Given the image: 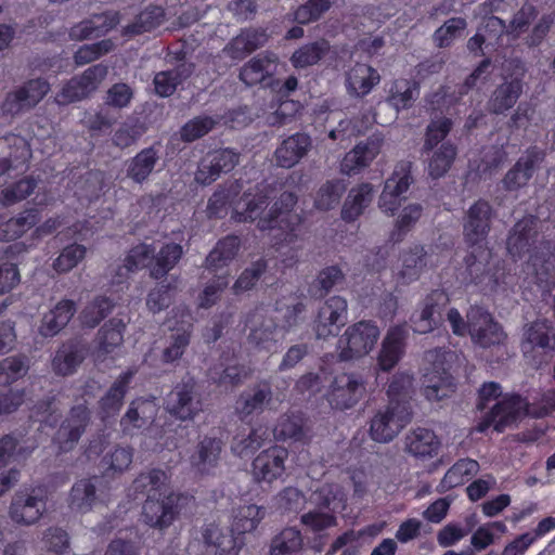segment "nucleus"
<instances>
[{"instance_id":"f257e3e1","label":"nucleus","mask_w":555,"mask_h":555,"mask_svg":"<svg viewBox=\"0 0 555 555\" xmlns=\"http://www.w3.org/2000/svg\"><path fill=\"white\" fill-rule=\"evenodd\" d=\"M494 217V208L483 198L474 202L463 217V238L470 249L464 258V281L485 295L495 293L501 285L507 284L503 269L499 266L490 268L488 262L491 253L487 247V238Z\"/></svg>"},{"instance_id":"f03ea898","label":"nucleus","mask_w":555,"mask_h":555,"mask_svg":"<svg viewBox=\"0 0 555 555\" xmlns=\"http://www.w3.org/2000/svg\"><path fill=\"white\" fill-rule=\"evenodd\" d=\"M506 248L514 260L529 254L526 280L542 294L551 293L555 285V243L540 240L538 217L528 215L519 219L508 232Z\"/></svg>"},{"instance_id":"7ed1b4c3","label":"nucleus","mask_w":555,"mask_h":555,"mask_svg":"<svg viewBox=\"0 0 555 555\" xmlns=\"http://www.w3.org/2000/svg\"><path fill=\"white\" fill-rule=\"evenodd\" d=\"M168 476L159 468L141 473L131 483L129 495H145L142 506V520L151 528L160 531L168 529L181 512V495L175 492L166 493Z\"/></svg>"},{"instance_id":"20e7f679","label":"nucleus","mask_w":555,"mask_h":555,"mask_svg":"<svg viewBox=\"0 0 555 555\" xmlns=\"http://www.w3.org/2000/svg\"><path fill=\"white\" fill-rule=\"evenodd\" d=\"M298 197L294 192H283L271 206L268 217L259 219L257 228L269 231L272 247L280 250L297 242L302 233L304 217L294 210Z\"/></svg>"},{"instance_id":"39448f33","label":"nucleus","mask_w":555,"mask_h":555,"mask_svg":"<svg viewBox=\"0 0 555 555\" xmlns=\"http://www.w3.org/2000/svg\"><path fill=\"white\" fill-rule=\"evenodd\" d=\"M447 318L454 335L465 336L468 333L472 339L483 348L501 345L506 339L503 327L485 307L472 306L467 312V321L456 308H451Z\"/></svg>"},{"instance_id":"423d86ee","label":"nucleus","mask_w":555,"mask_h":555,"mask_svg":"<svg viewBox=\"0 0 555 555\" xmlns=\"http://www.w3.org/2000/svg\"><path fill=\"white\" fill-rule=\"evenodd\" d=\"M378 337L379 328L373 321H359L348 326L337 341L338 358L349 361L366 356Z\"/></svg>"},{"instance_id":"0eeeda50","label":"nucleus","mask_w":555,"mask_h":555,"mask_svg":"<svg viewBox=\"0 0 555 555\" xmlns=\"http://www.w3.org/2000/svg\"><path fill=\"white\" fill-rule=\"evenodd\" d=\"M412 410L404 404L388 403L377 410L370 422V436L376 442H389L411 422Z\"/></svg>"},{"instance_id":"6e6552de","label":"nucleus","mask_w":555,"mask_h":555,"mask_svg":"<svg viewBox=\"0 0 555 555\" xmlns=\"http://www.w3.org/2000/svg\"><path fill=\"white\" fill-rule=\"evenodd\" d=\"M197 383L194 377L182 378L167 395L166 410L181 421L193 420L202 410V402L197 395Z\"/></svg>"},{"instance_id":"1a4fd4ad","label":"nucleus","mask_w":555,"mask_h":555,"mask_svg":"<svg viewBox=\"0 0 555 555\" xmlns=\"http://www.w3.org/2000/svg\"><path fill=\"white\" fill-rule=\"evenodd\" d=\"M521 350L525 357H532L538 364L555 352V328L548 320L532 322L524 333Z\"/></svg>"},{"instance_id":"9d476101","label":"nucleus","mask_w":555,"mask_h":555,"mask_svg":"<svg viewBox=\"0 0 555 555\" xmlns=\"http://www.w3.org/2000/svg\"><path fill=\"white\" fill-rule=\"evenodd\" d=\"M365 382L359 373H341L334 377L327 401L333 409L345 411L353 408L365 393Z\"/></svg>"},{"instance_id":"9b49d317","label":"nucleus","mask_w":555,"mask_h":555,"mask_svg":"<svg viewBox=\"0 0 555 555\" xmlns=\"http://www.w3.org/2000/svg\"><path fill=\"white\" fill-rule=\"evenodd\" d=\"M50 89L51 86L46 78L29 79L5 95L1 109L5 115L15 116L24 109L35 107L49 93Z\"/></svg>"},{"instance_id":"f8f14e48","label":"nucleus","mask_w":555,"mask_h":555,"mask_svg":"<svg viewBox=\"0 0 555 555\" xmlns=\"http://www.w3.org/2000/svg\"><path fill=\"white\" fill-rule=\"evenodd\" d=\"M47 495L40 488L18 491L12 499L9 515L13 522L24 526L36 524L46 512Z\"/></svg>"},{"instance_id":"ddd939ff","label":"nucleus","mask_w":555,"mask_h":555,"mask_svg":"<svg viewBox=\"0 0 555 555\" xmlns=\"http://www.w3.org/2000/svg\"><path fill=\"white\" fill-rule=\"evenodd\" d=\"M240 153L231 147L209 151L197 165L195 180L202 185H209L219 179L221 173L232 171L238 164Z\"/></svg>"},{"instance_id":"4468645a","label":"nucleus","mask_w":555,"mask_h":555,"mask_svg":"<svg viewBox=\"0 0 555 555\" xmlns=\"http://www.w3.org/2000/svg\"><path fill=\"white\" fill-rule=\"evenodd\" d=\"M412 182V163L405 160L398 163L392 175L385 182L378 201L379 208L386 214L393 215L399 209L402 196Z\"/></svg>"},{"instance_id":"2eb2a0df","label":"nucleus","mask_w":555,"mask_h":555,"mask_svg":"<svg viewBox=\"0 0 555 555\" xmlns=\"http://www.w3.org/2000/svg\"><path fill=\"white\" fill-rule=\"evenodd\" d=\"M90 420L91 412L85 403L70 408L53 438V442L57 444L60 452L65 453L75 448L86 431Z\"/></svg>"},{"instance_id":"dca6fc26","label":"nucleus","mask_w":555,"mask_h":555,"mask_svg":"<svg viewBox=\"0 0 555 555\" xmlns=\"http://www.w3.org/2000/svg\"><path fill=\"white\" fill-rule=\"evenodd\" d=\"M348 317L347 300L341 296H332L319 308L313 321V330L318 338L336 336L345 326Z\"/></svg>"},{"instance_id":"f3484780","label":"nucleus","mask_w":555,"mask_h":555,"mask_svg":"<svg viewBox=\"0 0 555 555\" xmlns=\"http://www.w3.org/2000/svg\"><path fill=\"white\" fill-rule=\"evenodd\" d=\"M544 158L545 152L543 150L535 145L528 147L525 154L505 173L502 179V188L505 191L512 192L526 186Z\"/></svg>"},{"instance_id":"a211bd4d","label":"nucleus","mask_w":555,"mask_h":555,"mask_svg":"<svg viewBox=\"0 0 555 555\" xmlns=\"http://www.w3.org/2000/svg\"><path fill=\"white\" fill-rule=\"evenodd\" d=\"M288 455V450L281 446H272L262 450L251 463L254 478L258 482L268 483L282 478Z\"/></svg>"},{"instance_id":"6ab92c4d","label":"nucleus","mask_w":555,"mask_h":555,"mask_svg":"<svg viewBox=\"0 0 555 555\" xmlns=\"http://www.w3.org/2000/svg\"><path fill=\"white\" fill-rule=\"evenodd\" d=\"M162 143L154 142L152 145L140 150L133 157L126 160V176L137 184H144L155 171L160 160Z\"/></svg>"},{"instance_id":"aec40b11","label":"nucleus","mask_w":555,"mask_h":555,"mask_svg":"<svg viewBox=\"0 0 555 555\" xmlns=\"http://www.w3.org/2000/svg\"><path fill=\"white\" fill-rule=\"evenodd\" d=\"M133 376L134 372L131 370L122 372L104 396L100 398L98 401V414L103 422L115 417L119 413Z\"/></svg>"},{"instance_id":"412c9836","label":"nucleus","mask_w":555,"mask_h":555,"mask_svg":"<svg viewBox=\"0 0 555 555\" xmlns=\"http://www.w3.org/2000/svg\"><path fill=\"white\" fill-rule=\"evenodd\" d=\"M272 388L269 382L262 380L244 390L236 400L235 411L240 420L247 422L254 414L263 412L272 400Z\"/></svg>"},{"instance_id":"4be33fe9","label":"nucleus","mask_w":555,"mask_h":555,"mask_svg":"<svg viewBox=\"0 0 555 555\" xmlns=\"http://www.w3.org/2000/svg\"><path fill=\"white\" fill-rule=\"evenodd\" d=\"M222 449V439L205 436L198 441L195 450L190 455L191 467L201 475L212 474L219 464Z\"/></svg>"},{"instance_id":"5701e85b","label":"nucleus","mask_w":555,"mask_h":555,"mask_svg":"<svg viewBox=\"0 0 555 555\" xmlns=\"http://www.w3.org/2000/svg\"><path fill=\"white\" fill-rule=\"evenodd\" d=\"M382 147V140L377 138H367L359 142L351 151L346 153L341 163L340 170L347 176L360 172L376 158Z\"/></svg>"},{"instance_id":"b1692460","label":"nucleus","mask_w":555,"mask_h":555,"mask_svg":"<svg viewBox=\"0 0 555 555\" xmlns=\"http://www.w3.org/2000/svg\"><path fill=\"white\" fill-rule=\"evenodd\" d=\"M382 147V140L377 138H367L359 142L351 151L346 153L341 163L340 170L347 176L360 172L376 158Z\"/></svg>"},{"instance_id":"393cba45","label":"nucleus","mask_w":555,"mask_h":555,"mask_svg":"<svg viewBox=\"0 0 555 555\" xmlns=\"http://www.w3.org/2000/svg\"><path fill=\"white\" fill-rule=\"evenodd\" d=\"M272 433L278 441L308 444L311 440V430L307 425L306 417L300 412L281 415Z\"/></svg>"},{"instance_id":"a878e982","label":"nucleus","mask_w":555,"mask_h":555,"mask_svg":"<svg viewBox=\"0 0 555 555\" xmlns=\"http://www.w3.org/2000/svg\"><path fill=\"white\" fill-rule=\"evenodd\" d=\"M278 57L273 53H260L245 63L238 74V78L248 87L271 81L276 69Z\"/></svg>"},{"instance_id":"bb28decb","label":"nucleus","mask_w":555,"mask_h":555,"mask_svg":"<svg viewBox=\"0 0 555 555\" xmlns=\"http://www.w3.org/2000/svg\"><path fill=\"white\" fill-rule=\"evenodd\" d=\"M103 477L92 476L77 480L69 491L68 506L78 513H88L98 502V491H101Z\"/></svg>"},{"instance_id":"cd10ccee","label":"nucleus","mask_w":555,"mask_h":555,"mask_svg":"<svg viewBox=\"0 0 555 555\" xmlns=\"http://www.w3.org/2000/svg\"><path fill=\"white\" fill-rule=\"evenodd\" d=\"M405 339L406 331L403 325L388 330L377 357V364L382 371L389 372L398 364L404 353Z\"/></svg>"},{"instance_id":"c85d7f7f","label":"nucleus","mask_w":555,"mask_h":555,"mask_svg":"<svg viewBox=\"0 0 555 555\" xmlns=\"http://www.w3.org/2000/svg\"><path fill=\"white\" fill-rule=\"evenodd\" d=\"M441 441L433 429L416 427L405 436V450L420 460H430L438 455Z\"/></svg>"},{"instance_id":"c756f323","label":"nucleus","mask_w":555,"mask_h":555,"mask_svg":"<svg viewBox=\"0 0 555 555\" xmlns=\"http://www.w3.org/2000/svg\"><path fill=\"white\" fill-rule=\"evenodd\" d=\"M312 144L309 134L296 132L284 139L274 152L278 166L292 168L306 156Z\"/></svg>"},{"instance_id":"7c9ffc66","label":"nucleus","mask_w":555,"mask_h":555,"mask_svg":"<svg viewBox=\"0 0 555 555\" xmlns=\"http://www.w3.org/2000/svg\"><path fill=\"white\" fill-rule=\"evenodd\" d=\"M447 294L441 289H434L422 301L421 312L417 315H412L411 322L413 331L418 334H427L437 326L435 313L438 312L440 306L448 302Z\"/></svg>"},{"instance_id":"2f4dec72","label":"nucleus","mask_w":555,"mask_h":555,"mask_svg":"<svg viewBox=\"0 0 555 555\" xmlns=\"http://www.w3.org/2000/svg\"><path fill=\"white\" fill-rule=\"evenodd\" d=\"M154 248L149 244H138L133 246L127 254L124 264L119 266L115 276L112 280L113 286H118L119 291L128 288L129 273L135 272L145 266V262L152 258Z\"/></svg>"},{"instance_id":"473e14b6","label":"nucleus","mask_w":555,"mask_h":555,"mask_svg":"<svg viewBox=\"0 0 555 555\" xmlns=\"http://www.w3.org/2000/svg\"><path fill=\"white\" fill-rule=\"evenodd\" d=\"M40 221V211L37 208L25 209L17 216L4 220L0 215V241L11 242L23 236Z\"/></svg>"},{"instance_id":"72a5a7b5","label":"nucleus","mask_w":555,"mask_h":555,"mask_svg":"<svg viewBox=\"0 0 555 555\" xmlns=\"http://www.w3.org/2000/svg\"><path fill=\"white\" fill-rule=\"evenodd\" d=\"M524 91V82L520 78H512L499 85L489 99L488 107L492 114L501 115L509 111Z\"/></svg>"},{"instance_id":"f704fd0d","label":"nucleus","mask_w":555,"mask_h":555,"mask_svg":"<svg viewBox=\"0 0 555 555\" xmlns=\"http://www.w3.org/2000/svg\"><path fill=\"white\" fill-rule=\"evenodd\" d=\"M75 312V301L72 299H62L53 309L43 314L39 333L43 337L55 336L68 324Z\"/></svg>"},{"instance_id":"c9c22d12","label":"nucleus","mask_w":555,"mask_h":555,"mask_svg":"<svg viewBox=\"0 0 555 555\" xmlns=\"http://www.w3.org/2000/svg\"><path fill=\"white\" fill-rule=\"evenodd\" d=\"M374 197V188L364 182L352 188L344 202L340 217L345 222L356 221L370 206Z\"/></svg>"},{"instance_id":"e433bc0d","label":"nucleus","mask_w":555,"mask_h":555,"mask_svg":"<svg viewBox=\"0 0 555 555\" xmlns=\"http://www.w3.org/2000/svg\"><path fill=\"white\" fill-rule=\"evenodd\" d=\"M240 247L241 238L237 235L229 234L220 238L205 259L206 269L217 272L219 269L228 267L236 257Z\"/></svg>"},{"instance_id":"4c0bfd02","label":"nucleus","mask_w":555,"mask_h":555,"mask_svg":"<svg viewBox=\"0 0 555 555\" xmlns=\"http://www.w3.org/2000/svg\"><path fill=\"white\" fill-rule=\"evenodd\" d=\"M192 330V323L171 328V333L166 339L167 345L160 356L164 364H172L182 358L191 343Z\"/></svg>"},{"instance_id":"58836bf2","label":"nucleus","mask_w":555,"mask_h":555,"mask_svg":"<svg viewBox=\"0 0 555 555\" xmlns=\"http://www.w3.org/2000/svg\"><path fill=\"white\" fill-rule=\"evenodd\" d=\"M420 94V86L416 81L400 78L391 82L386 101L397 112L412 107Z\"/></svg>"},{"instance_id":"ea45409f","label":"nucleus","mask_w":555,"mask_h":555,"mask_svg":"<svg viewBox=\"0 0 555 555\" xmlns=\"http://www.w3.org/2000/svg\"><path fill=\"white\" fill-rule=\"evenodd\" d=\"M166 18L165 9L160 5H149L134 20L125 26L124 35L134 37L150 33L159 27Z\"/></svg>"},{"instance_id":"a19ab883","label":"nucleus","mask_w":555,"mask_h":555,"mask_svg":"<svg viewBox=\"0 0 555 555\" xmlns=\"http://www.w3.org/2000/svg\"><path fill=\"white\" fill-rule=\"evenodd\" d=\"M379 81L378 72L366 64H357L347 76L349 91L360 98L367 95Z\"/></svg>"},{"instance_id":"79ce46f5","label":"nucleus","mask_w":555,"mask_h":555,"mask_svg":"<svg viewBox=\"0 0 555 555\" xmlns=\"http://www.w3.org/2000/svg\"><path fill=\"white\" fill-rule=\"evenodd\" d=\"M83 359V351L78 344H63L52 359V369L57 375H72L76 372Z\"/></svg>"},{"instance_id":"37998d69","label":"nucleus","mask_w":555,"mask_h":555,"mask_svg":"<svg viewBox=\"0 0 555 555\" xmlns=\"http://www.w3.org/2000/svg\"><path fill=\"white\" fill-rule=\"evenodd\" d=\"M330 50L331 44L326 39L308 42L293 52L291 63L295 68H307L323 60Z\"/></svg>"},{"instance_id":"c03bdc74","label":"nucleus","mask_w":555,"mask_h":555,"mask_svg":"<svg viewBox=\"0 0 555 555\" xmlns=\"http://www.w3.org/2000/svg\"><path fill=\"white\" fill-rule=\"evenodd\" d=\"M522 398L520 395H509L498 401L491 409L495 416V431L503 433L506 427L514 424L520 414Z\"/></svg>"},{"instance_id":"a18cd8bd","label":"nucleus","mask_w":555,"mask_h":555,"mask_svg":"<svg viewBox=\"0 0 555 555\" xmlns=\"http://www.w3.org/2000/svg\"><path fill=\"white\" fill-rule=\"evenodd\" d=\"M479 470L476 460L460 459L444 474L441 486L446 489H453L469 481Z\"/></svg>"},{"instance_id":"49530a36","label":"nucleus","mask_w":555,"mask_h":555,"mask_svg":"<svg viewBox=\"0 0 555 555\" xmlns=\"http://www.w3.org/2000/svg\"><path fill=\"white\" fill-rule=\"evenodd\" d=\"M146 131L145 120L130 116L115 130L112 141L115 146L127 149L133 145Z\"/></svg>"},{"instance_id":"de8ad7c7","label":"nucleus","mask_w":555,"mask_h":555,"mask_svg":"<svg viewBox=\"0 0 555 555\" xmlns=\"http://www.w3.org/2000/svg\"><path fill=\"white\" fill-rule=\"evenodd\" d=\"M114 301L105 296H95L89 301L80 312V321L83 326L94 328L98 326L114 309Z\"/></svg>"},{"instance_id":"09e8293b","label":"nucleus","mask_w":555,"mask_h":555,"mask_svg":"<svg viewBox=\"0 0 555 555\" xmlns=\"http://www.w3.org/2000/svg\"><path fill=\"white\" fill-rule=\"evenodd\" d=\"M426 251L424 246L415 245L409 251L402 254V269L399 272L398 281L401 284H409L420 278L425 263Z\"/></svg>"},{"instance_id":"8fccbe9b","label":"nucleus","mask_w":555,"mask_h":555,"mask_svg":"<svg viewBox=\"0 0 555 555\" xmlns=\"http://www.w3.org/2000/svg\"><path fill=\"white\" fill-rule=\"evenodd\" d=\"M29 360L25 354L4 358L0 361V386L9 387L27 375Z\"/></svg>"},{"instance_id":"3c124183","label":"nucleus","mask_w":555,"mask_h":555,"mask_svg":"<svg viewBox=\"0 0 555 555\" xmlns=\"http://www.w3.org/2000/svg\"><path fill=\"white\" fill-rule=\"evenodd\" d=\"M264 515L266 509L256 504L241 506L234 515L232 531L236 534L251 532L257 529Z\"/></svg>"},{"instance_id":"603ef678","label":"nucleus","mask_w":555,"mask_h":555,"mask_svg":"<svg viewBox=\"0 0 555 555\" xmlns=\"http://www.w3.org/2000/svg\"><path fill=\"white\" fill-rule=\"evenodd\" d=\"M182 253V246L177 243H168L162 246L155 257V264L151 269V276L155 280L165 278L178 263Z\"/></svg>"},{"instance_id":"864d4df0","label":"nucleus","mask_w":555,"mask_h":555,"mask_svg":"<svg viewBox=\"0 0 555 555\" xmlns=\"http://www.w3.org/2000/svg\"><path fill=\"white\" fill-rule=\"evenodd\" d=\"M125 330L126 324L121 319L113 318L105 322L98 334L99 350L104 354L113 352L122 344Z\"/></svg>"},{"instance_id":"5fc2aeb1","label":"nucleus","mask_w":555,"mask_h":555,"mask_svg":"<svg viewBox=\"0 0 555 555\" xmlns=\"http://www.w3.org/2000/svg\"><path fill=\"white\" fill-rule=\"evenodd\" d=\"M217 124L218 120L212 116H195L181 126L178 132L179 139L184 143H192L207 135L215 129Z\"/></svg>"},{"instance_id":"6e6d98bb","label":"nucleus","mask_w":555,"mask_h":555,"mask_svg":"<svg viewBox=\"0 0 555 555\" xmlns=\"http://www.w3.org/2000/svg\"><path fill=\"white\" fill-rule=\"evenodd\" d=\"M457 155V147L455 144L447 141L434 152L428 164V173L433 179L443 177L453 165Z\"/></svg>"},{"instance_id":"4d7b16f0","label":"nucleus","mask_w":555,"mask_h":555,"mask_svg":"<svg viewBox=\"0 0 555 555\" xmlns=\"http://www.w3.org/2000/svg\"><path fill=\"white\" fill-rule=\"evenodd\" d=\"M346 191V183L340 179L327 180L320 186L314 198V206L319 210L333 209Z\"/></svg>"},{"instance_id":"13d9d810","label":"nucleus","mask_w":555,"mask_h":555,"mask_svg":"<svg viewBox=\"0 0 555 555\" xmlns=\"http://www.w3.org/2000/svg\"><path fill=\"white\" fill-rule=\"evenodd\" d=\"M301 545L300 531L295 528H285L272 539L270 555H293L301 548Z\"/></svg>"},{"instance_id":"bf43d9fd","label":"nucleus","mask_w":555,"mask_h":555,"mask_svg":"<svg viewBox=\"0 0 555 555\" xmlns=\"http://www.w3.org/2000/svg\"><path fill=\"white\" fill-rule=\"evenodd\" d=\"M412 376L406 373L395 374L387 388L388 403L404 404L406 409H411L410 390L412 387Z\"/></svg>"},{"instance_id":"052dcab7","label":"nucleus","mask_w":555,"mask_h":555,"mask_svg":"<svg viewBox=\"0 0 555 555\" xmlns=\"http://www.w3.org/2000/svg\"><path fill=\"white\" fill-rule=\"evenodd\" d=\"M268 263L263 258H260L250 263L249 267L245 268L238 275L233 284V293L235 295L243 294L247 291L253 289L261 276L266 273Z\"/></svg>"},{"instance_id":"680f3d73","label":"nucleus","mask_w":555,"mask_h":555,"mask_svg":"<svg viewBox=\"0 0 555 555\" xmlns=\"http://www.w3.org/2000/svg\"><path fill=\"white\" fill-rule=\"evenodd\" d=\"M202 535L205 544L216 547L215 555H238L240 550L236 547L234 538L222 535L217 526H206Z\"/></svg>"},{"instance_id":"e2e57ef3","label":"nucleus","mask_w":555,"mask_h":555,"mask_svg":"<svg viewBox=\"0 0 555 555\" xmlns=\"http://www.w3.org/2000/svg\"><path fill=\"white\" fill-rule=\"evenodd\" d=\"M332 7V0H307L293 13V21L299 25H308L319 21Z\"/></svg>"},{"instance_id":"0e129e2a","label":"nucleus","mask_w":555,"mask_h":555,"mask_svg":"<svg viewBox=\"0 0 555 555\" xmlns=\"http://www.w3.org/2000/svg\"><path fill=\"white\" fill-rule=\"evenodd\" d=\"M452 126L453 122L448 117L431 120L426 127L422 153L428 154L434 151L450 133Z\"/></svg>"},{"instance_id":"69168bd1","label":"nucleus","mask_w":555,"mask_h":555,"mask_svg":"<svg viewBox=\"0 0 555 555\" xmlns=\"http://www.w3.org/2000/svg\"><path fill=\"white\" fill-rule=\"evenodd\" d=\"M86 254V246L77 243L69 244L65 246L54 259L52 267L57 273H67L83 260Z\"/></svg>"},{"instance_id":"338daca9","label":"nucleus","mask_w":555,"mask_h":555,"mask_svg":"<svg viewBox=\"0 0 555 555\" xmlns=\"http://www.w3.org/2000/svg\"><path fill=\"white\" fill-rule=\"evenodd\" d=\"M37 181L33 177H25L0 192V203L10 206L27 198L36 189Z\"/></svg>"},{"instance_id":"774afa93","label":"nucleus","mask_w":555,"mask_h":555,"mask_svg":"<svg viewBox=\"0 0 555 555\" xmlns=\"http://www.w3.org/2000/svg\"><path fill=\"white\" fill-rule=\"evenodd\" d=\"M248 340L258 350H264L267 352L276 351V325L273 321L268 324H261L259 327L251 328Z\"/></svg>"}]
</instances>
